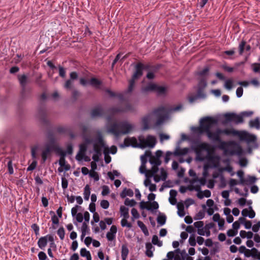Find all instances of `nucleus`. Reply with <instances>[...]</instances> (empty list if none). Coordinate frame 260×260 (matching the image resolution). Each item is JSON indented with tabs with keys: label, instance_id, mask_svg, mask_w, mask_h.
<instances>
[{
	"label": "nucleus",
	"instance_id": "f257e3e1",
	"mask_svg": "<svg viewBox=\"0 0 260 260\" xmlns=\"http://www.w3.org/2000/svg\"><path fill=\"white\" fill-rule=\"evenodd\" d=\"M82 131L84 143L79 145V151L76 156V159L78 161H81L83 159L86 161H89V157L85 155V152L89 146L92 144L93 149L89 150V152L93 153L92 159L94 161H99L100 157L102 155L103 149L107 148L105 145L101 132L99 131H90L86 126L83 127Z\"/></svg>",
	"mask_w": 260,
	"mask_h": 260
},
{
	"label": "nucleus",
	"instance_id": "f03ea898",
	"mask_svg": "<svg viewBox=\"0 0 260 260\" xmlns=\"http://www.w3.org/2000/svg\"><path fill=\"white\" fill-rule=\"evenodd\" d=\"M217 123L218 121L215 118L211 117H204L200 120L199 126L194 127L193 131L199 135L206 133L210 140L218 142L221 141V135L229 136L234 133L233 131L228 128L221 129L217 128L214 132H212L211 129Z\"/></svg>",
	"mask_w": 260,
	"mask_h": 260
},
{
	"label": "nucleus",
	"instance_id": "7ed1b4c3",
	"mask_svg": "<svg viewBox=\"0 0 260 260\" xmlns=\"http://www.w3.org/2000/svg\"><path fill=\"white\" fill-rule=\"evenodd\" d=\"M162 155V151L158 150L155 155H152L151 152L146 151L144 155L141 156V165L139 172L141 174H145L148 171H158V167L161 165L159 157Z\"/></svg>",
	"mask_w": 260,
	"mask_h": 260
},
{
	"label": "nucleus",
	"instance_id": "20e7f679",
	"mask_svg": "<svg viewBox=\"0 0 260 260\" xmlns=\"http://www.w3.org/2000/svg\"><path fill=\"white\" fill-rule=\"evenodd\" d=\"M143 130L150 128V124L154 123V127H157L162 123V106L159 107L152 113L144 117L142 119Z\"/></svg>",
	"mask_w": 260,
	"mask_h": 260
},
{
	"label": "nucleus",
	"instance_id": "39448f33",
	"mask_svg": "<svg viewBox=\"0 0 260 260\" xmlns=\"http://www.w3.org/2000/svg\"><path fill=\"white\" fill-rule=\"evenodd\" d=\"M134 127V125L133 124L126 120H123L109 126L108 131L118 138L121 135L128 134Z\"/></svg>",
	"mask_w": 260,
	"mask_h": 260
},
{
	"label": "nucleus",
	"instance_id": "423d86ee",
	"mask_svg": "<svg viewBox=\"0 0 260 260\" xmlns=\"http://www.w3.org/2000/svg\"><path fill=\"white\" fill-rule=\"evenodd\" d=\"M191 147L196 154L197 160L203 161L208 157L210 147L208 143L194 141L192 143Z\"/></svg>",
	"mask_w": 260,
	"mask_h": 260
},
{
	"label": "nucleus",
	"instance_id": "0eeeda50",
	"mask_svg": "<svg viewBox=\"0 0 260 260\" xmlns=\"http://www.w3.org/2000/svg\"><path fill=\"white\" fill-rule=\"evenodd\" d=\"M155 194L150 193L148 195V200L149 201H142L140 203V207L142 209H146L150 211L153 214H156L159 207L158 204L155 201H152L155 199Z\"/></svg>",
	"mask_w": 260,
	"mask_h": 260
},
{
	"label": "nucleus",
	"instance_id": "6e6552de",
	"mask_svg": "<svg viewBox=\"0 0 260 260\" xmlns=\"http://www.w3.org/2000/svg\"><path fill=\"white\" fill-rule=\"evenodd\" d=\"M143 69L144 66L143 64L139 63L136 65V71L132 77V79L129 81L128 89L125 92V93H130L133 91L135 86V81L142 75Z\"/></svg>",
	"mask_w": 260,
	"mask_h": 260
},
{
	"label": "nucleus",
	"instance_id": "1a4fd4ad",
	"mask_svg": "<svg viewBox=\"0 0 260 260\" xmlns=\"http://www.w3.org/2000/svg\"><path fill=\"white\" fill-rule=\"evenodd\" d=\"M138 139L140 142V147L142 148L146 147L153 148L156 144L155 138L151 135H148L146 138L143 136H140Z\"/></svg>",
	"mask_w": 260,
	"mask_h": 260
},
{
	"label": "nucleus",
	"instance_id": "9d476101",
	"mask_svg": "<svg viewBox=\"0 0 260 260\" xmlns=\"http://www.w3.org/2000/svg\"><path fill=\"white\" fill-rule=\"evenodd\" d=\"M187 256V253L185 250H181L177 248L174 251L168 253L167 257L170 260H185Z\"/></svg>",
	"mask_w": 260,
	"mask_h": 260
},
{
	"label": "nucleus",
	"instance_id": "9b49d317",
	"mask_svg": "<svg viewBox=\"0 0 260 260\" xmlns=\"http://www.w3.org/2000/svg\"><path fill=\"white\" fill-rule=\"evenodd\" d=\"M158 172V171H148L145 174L146 179L144 180V184L146 187L149 188V190L151 192L155 191L156 187L155 184L151 183L150 178Z\"/></svg>",
	"mask_w": 260,
	"mask_h": 260
},
{
	"label": "nucleus",
	"instance_id": "f8f14e48",
	"mask_svg": "<svg viewBox=\"0 0 260 260\" xmlns=\"http://www.w3.org/2000/svg\"><path fill=\"white\" fill-rule=\"evenodd\" d=\"M141 91L143 93H145L149 91H155L158 95L162 93V86H158L154 83H148L145 87L141 89Z\"/></svg>",
	"mask_w": 260,
	"mask_h": 260
},
{
	"label": "nucleus",
	"instance_id": "ddd939ff",
	"mask_svg": "<svg viewBox=\"0 0 260 260\" xmlns=\"http://www.w3.org/2000/svg\"><path fill=\"white\" fill-rule=\"evenodd\" d=\"M39 149L38 146L36 145L32 147L31 149V154L32 158L34 159L30 165L27 168V171H31L35 169L37 165L36 153Z\"/></svg>",
	"mask_w": 260,
	"mask_h": 260
},
{
	"label": "nucleus",
	"instance_id": "4468645a",
	"mask_svg": "<svg viewBox=\"0 0 260 260\" xmlns=\"http://www.w3.org/2000/svg\"><path fill=\"white\" fill-rule=\"evenodd\" d=\"M134 111V107L129 104H127L124 108H112L109 109L110 114L114 115L119 112H126L128 111Z\"/></svg>",
	"mask_w": 260,
	"mask_h": 260
},
{
	"label": "nucleus",
	"instance_id": "2eb2a0df",
	"mask_svg": "<svg viewBox=\"0 0 260 260\" xmlns=\"http://www.w3.org/2000/svg\"><path fill=\"white\" fill-rule=\"evenodd\" d=\"M140 142H138V140L135 137L126 138L124 139L123 144L121 145V147H128L132 146L133 147H140Z\"/></svg>",
	"mask_w": 260,
	"mask_h": 260
},
{
	"label": "nucleus",
	"instance_id": "dca6fc26",
	"mask_svg": "<svg viewBox=\"0 0 260 260\" xmlns=\"http://www.w3.org/2000/svg\"><path fill=\"white\" fill-rule=\"evenodd\" d=\"M206 182V179L205 177H201L194 179L191 182V184L195 190L199 191L201 189V186L204 185Z\"/></svg>",
	"mask_w": 260,
	"mask_h": 260
},
{
	"label": "nucleus",
	"instance_id": "f3484780",
	"mask_svg": "<svg viewBox=\"0 0 260 260\" xmlns=\"http://www.w3.org/2000/svg\"><path fill=\"white\" fill-rule=\"evenodd\" d=\"M239 136L241 140H244L248 142H254L256 140V137L247 132H241L239 134Z\"/></svg>",
	"mask_w": 260,
	"mask_h": 260
},
{
	"label": "nucleus",
	"instance_id": "a211bd4d",
	"mask_svg": "<svg viewBox=\"0 0 260 260\" xmlns=\"http://www.w3.org/2000/svg\"><path fill=\"white\" fill-rule=\"evenodd\" d=\"M182 108L181 106H178L174 108H171L170 109H167L164 106V123L166 121L169 119L171 117V115L172 112L177 111Z\"/></svg>",
	"mask_w": 260,
	"mask_h": 260
},
{
	"label": "nucleus",
	"instance_id": "6ab92c4d",
	"mask_svg": "<svg viewBox=\"0 0 260 260\" xmlns=\"http://www.w3.org/2000/svg\"><path fill=\"white\" fill-rule=\"evenodd\" d=\"M104 114V109L101 106H99L91 111V116L92 117H95L103 115Z\"/></svg>",
	"mask_w": 260,
	"mask_h": 260
},
{
	"label": "nucleus",
	"instance_id": "aec40b11",
	"mask_svg": "<svg viewBox=\"0 0 260 260\" xmlns=\"http://www.w3.org/2000/svg\"><path fill=\"white\" fill-rule=\"evenodd\" d=\"M177 208L178 209L177 214L180 217L184 216L185 213L184 211V204L183 202H179L177 204Z\"/></svg>",
	"mask_w": 260,
	"mask_h": 260
},
{
	"label": "nucleus",
	"instance_id": "412c9836",
	"mask_svg": "<svg viewBox=\"0 0 260 260\" xmlns=\"http://www.w3.org/2000/svg\"><path fill=\"white\" fill-rule=\"evenodd\" d=\"M18 78L20 85L21 86L23 89H24L28 81V78L27 76L24 74L22 75H18Z\"/></svg>",
	"mask_w": 260,
	"mask_h": 260
},
{
	"label": "nucleus",
	"instance_id": "4be33fe9",
	"mask_svg": "<svg viewBox=\"0 0 260 260\" xmlns=\"http://www.w3.org/2000/svg\"><path fill=\"white\" fill-rule=\"evenodd\" d=\"M249 125L251 128H255L257 129H259L260 128L259 118L258 117H256L254 119L250 120Z\"/></svg>",
	"mask_w": 260,
	"mask_h": 260
},
{
	"label": "nucleus",
	"instance_id": "5701e85b",
	"mask_svg": "<svg viewBox=\"0 0 260 260\" xmlns=\"http://www.w3.org/2000/svg\"><path fill=\"white\" fill-rule=\"evenodd\" d=\"M154 250V247L152 244L150 243H147L146 244V255L149 257H151L153 256V251Z\"/></svg>",
	"mask_w": 260,
	"mask_h": 260
},
{
	"label": "nucleus",
	"instance_id": "b1692460",
	"mask_svg": "<svg viewBox=\"0 0 260 260\" xmlns=\"http://www.w3.org/2000/svg\"><path fill=\"white\" fill-rule=\"evenodd\" d=\"M52 150V148L50 146H47L45 150L42 153V159L43 162H45L48 156Z\"/></svg>",
	"mask_w": 260,
	"mask_h": 260
},
{
	"label": "nucleus",
	"instance_id": "393cba45",
	"mask_svg": "<svg viewBox=\"0 0 260 260\" xmlns=\"http://www.w3.org/2000/svg\"><path fill=\"white\" fill-rule=\"evenodd\" d=\"M197 197L198 198L202 199L204 197L209 198L211 196V191L209 190H205L204 191H198Z\"/></svg>",
	"mask_w": 260,
	"mask_h": 260
},
{
	"label": "nucleus",
	"instance_id": "a878e982",
	"mask_svg": "<svg viewBox=\"0 0 260 260\" xmlns=\"http://www.w3.org/2000/svg\"><path fill=\"white\" fill-rule=\"evenodd\" d=\"M47 240L45 236L41 237L38 241V245L41 249H44L47 244Z\"/></svg>",
	"mask_w": 260,
	"mask_h": 260
},
{
	"label": "nucleus",
	"instance_id": "bb28decb",
	"mask_svg": "<svg viewBox=\"0 0 260 260\" xmlns=\"http://www.w3.org/2000/svg\"><path fill=\"white\" fill-rule=\"evenodd\" d=\"M134 195V192L132 189L130 188H125L120 193V197L122 198H124L127 196L132 197Z\"/></svg>",
	"mask_w": 260,
	"mask_h": 260
},
{
	"label": "nucleus",
	"instance_id": "cd10ccee",
	"mask_svg": "<svg viewBox=\"0 0 260 260\" xmlns=\"http://www.w3.org/2000/svg\"><path fill=\"white\" fill-rule=\"evenodd\" d=\"M189 148H184L182 149L177 148L174 152L175 155L181 156L186 154L189 152Z\"/></svg>",
	"mask_w": 260,
	"mask_h": 260
},
{
	"label": "nucleus",
	"instance_id": "c85d7f7f",
	"mask_svg": "<svg viewBox=\"0 0 260 260\" xmlns=\"http://www.w3.org/2000/svg\"><path fill=\"white\" fill-rule=\"evenodd\" d=\"M106 93H107L109 94V95L111 98H113V97L116 96L120 100H122L123 99V93H119L116 94L109 89H106Z\"/></svg>",
	"mask_w": 260,
	"mask_h": 260
},
{
	"label": "nucleus",
	"instance_id": "c756f323",
	"mask_svg": "<svg viewBox=\"0 0 260 260\" xmlns=\"http://www.w3.org/2000/svg\"><path fill=\"white\" fill-rule=\"evenodd\" d=\"M209 69L207 67L204 68L202 71L197 73L199 78H204L207 79L208 75Z\"/></svg>",
	"mask_w": 260,
	"mask_h": 260
},
{
	"label": "nucleus",
	"instance_id": "7c9ffc66",
	"mask_svg": "<svg viewBox=\"0 0 260 260\" xmlns=\"http://www.w3.org/2000/svg\"><path fill=\"white\" fill-rule=\"evenodd\" d=\"M129 250L126 245H122L121 247V258L122 260H126L128 254Z\"/></svg>",
	"mask_w": 260,
	"mask_h": 260
},
{
	"label": "nucleus",
	"instance_id": "2f4dec72",
	"mask_svg": "<svg viewBox=\"0 0 260 260\" xmlns=\"http://www.w3.org/2000/svg\"><path fill=\"white\" fill-rule=\"evenodd\" d=\"M137 224L138 226L141 229L142 231L145 236L149 235V232L147 230V228L142 221L138 220L137 221Z\"/></svg>",
	"mask_w": 260,
	"mask_h": 260
},
{
	"label": "nucleus",
	"instance_id": "473e14b6",
	"mask_svg": "<svg viewBox=\"0 0 260 260\" xmlns=\"http://www.w3.org/2000/svg\"><path fill=\"white\" fill-rule=\"evenodd\" d=\"M120 212L121 216H123V218H128V209L125 206H122L120 208Z\"/></svg>",
	"mask_w": 260,
	"mask_h": 260
},
{
	"label": "nucleus",
	"instance_id": "72a5a7b5",
	"mask_svg": "<svg viewBox=\"0 0 260 260\" xmlns=\"http://www.w3.org/2000/svg\"><path fill=\"white\" fill-rule=\"evenodd\" d=\"M59 165L60 167H63L64 170L66 171L70 169V166L69 164H66L65 158L60 157Z\"/></svg>",
	"mask_w": 260,
	"mask_h": 260
},
{
	"label": "nucleus",
	"instance_id": "f704fd0d",
	"mask_svg": "<svg viewBox=\"0 0 260 260\" xmlns=\"http://www.w3.org/2000/svg\"><path fill=\"white\" fill-rule=\"evenodd\" d=\"M80 255L82 257H86L87 260H91V257L89 251H87L85 248L81 249Z\"/></svg>",
	"mask_w": 260,
	"mask_h": 260
},
{
	"label": "nucleus",
	"instance_id": "c9c22d12",
	"mask_svg": "<svg viewBox=\"0 0 260 260\" xmlns=\"http://www.w3.org/2000/svg\"><path fill=\"white\" fill-rule=\"evenodd\" d=\"M102 82L95 78H92L89 81V84L92 86L99 88Z\"/></svg>",
	"mask_w": 260,
	"mask_h": 260
},
{
	"label": "nucleus",
	"instance_id": "e433bc0d",
	"mask_svg": "<svg viewBox=\"0 0 260 260\" xmlns=\"http://www.w3.org/2000/svg\"><path fill=\"white\" fill-rule=\"evenodd\" d=\"M90 194V188L88 185H86L84 190V198L86 201H88L89 199Z\"/></svg>",
	"mask_w": 260,
	"mask_h": 260
},
{
	"label": "nucleus",
	"instance_id": "4c0bfd02",
	"mask_svg": "<svg viewBox=\"0 0 260 260\" xmlns=\"http://www.w3.org/2000/svg\"><path fill=\"white\" fill-rule=\"evenodd\" d=\"M233 80L229 79L226 80L224 82V86L228 90H231L233 88Z\"/></svg>",
	"mask_w": 260,
	"mask_h": 260
},
{
	"label": "nucleus",
	"instance_id": "58836bf2",
	"mask_svg": "<svg viewBox=\"0 0 260 260\" xmlns=\"http://www.w3.org/2000/svg\"><path fill=\"white\" fill-rule=\"evenodd\" d=\"M233 121L235 122L237 124L242 123L243 122V120L241 114L240 113L239 115L235 114Z\"/></svg>",
	"mask_w": 260,
	"mask_h": 260
},
{
	"label": "nucleus",
	"instance_id": "ea45409f",
	"mask_svg": "<svg viewBox=\"0 0 260 260\" xmlns=\"http://www.w3.org/2000/svg\"><path fill=\"white\" fill-rule=\"evenodd\" d=\"M246 45V42L244 40H242L239 44L238 49H239V53L240 55H242L243 53L245 46Z\"/></svg>",
	"mask_w": 260,
	"mask_h": 260
},
{
	"label": "nucleus",
	"instance_id": "a19ab883",
	"mask_svg": "<svg viewBox=\"0 0 260 260\" xmlns=\"http://www.w3.org/2000/svg\"><path fill=\"white\" fill-rule=\"evenodd\" d=\"M57 234L58 236L59 237V238L60 240H62L64 238V235H65V231L63 227H60L58 229V230L57 231Z\"/></svg>",
	"mask_w": 260,
	"mask_h": 260
},
{
	"label": "nucleus",
	"instance_id": "79ce46f5",
	"mask_svg": "<svg viewBox=\"0 0 260 260\" xmlns=\"http://www.w3.org/2000/svg\"><path fill=\"white\" fill-rule=\"evenodd\" d=\"M156 173H156L152 177H153V179L155 182H158L161 180H162V169H160L159 176L156 175Z\"/></svg>",
	"mask_w": 260,
	"mask_h": 260
},
{
	"label": "nucleus",
	"instance_id": "37998d69",
	"mask_svg": "<svg viewBox=\"0 0 260 260\" xmlns=\"http://www.w3.org/2000/svg\"><path fill=\"white\" fill-rule=\"evenodd\" d=\"M199 82L198 84V88H201L204 89L207 85V82L206 79L204 78H199Z\"/></svg>",
	"mask_w": 260,
	"mask_h": 260
},
{
	"label": "nucleus",
	"instance_id": "c03bdc74",
	"mask_svg": "<svg viewBox=\"0 0 260 260\" xmlns=\"http://www.w3.org/2000/svg\"><path fill=\"white\" fill-rule=\"evenodd\" d=\"M219 171L221 172L223 171H226L229 173H232V175H234V173L233 172V168L230 165H228L226 167L224 168H221L219 169Z\"/></svg>",
	"mask_w": 260,
	"mask_h": 260
},
{
	"label": "nucleus",
	"instance_id": "a18cd8bd",
	"mask_svg": "<svg viewBox=\"0 0 260 260\" xmlns=\"http://www.w3.org/2000/svg\"><path fill=\"white\" fill-rule=\"evenodd\" d=\"M124 204L126 205V206H131V207H133L136 204V201L133 200V199H129L128 198H126L125 200V201H124Z\"/></svg>",
	"mask_w": 260,
	"mask_h": 260
},
{
	"label": "nucleus",
	"instance_id": "49530a36",
	"mask_svg": "<svg viewBox=\"0 0 260 260\" xmlns=\"http://www.w3.org/2000/svg\"><path fill=\"white\" fill-rule=\"evenodd\" d=\"M252 251H253L252 257L260 260V251L255 248H252Z\"/></svg>",
	"mask_w": 260,
	"mask_h": 260
},
{
	"label": "nucleus",
	"instance_id": "de8ad7c7",
	"mask_svg": "<svg viewBox=\"0 0 260 260\" xmlns=\"http://www.w3.org/2000/svg\"><path fill=\"white\" fill-rule=\"evenodd\" d=\"M128 218H123L121 220V226L123 227L126 226L127 228H131L132 226V225L131 223L127 222Z\"/></svg>",
	"mask_w": 260,
	"mask_h": 260
},
{
	"label": "nucleus",
	"instance_id": "09e8293b",
	"mask_svg": "<svg viewBox=\"0 0 260 260\" xmlns=\"http://www.w3.org/2000/svg\"><path fill=\"white\" fill-rule=\"evenodd\" d=\"M253 72L255 73H260V63H254L251 65Z\"/></svg>",
	"mask_w": 260,
	"mask_h": 260
},
{
	"label": "nucleus",
	"instance_id": "8fccbe9b",
	"mask_svg": "<svg viewBox=\"0 0 260 260\" xmlns=\"http://www.w3.org/2000/svg\"><path fill=\"white\" fill-rule=\"evenodd\" d=\"M152 242L154 245H157L159 247L161 246V243L159 241L158 237L156 235H154L153 236Z\"/></svg>",
	"mask_w": 260,
	"mask_h": 260
},
{
	"label": "nucleus",
	"instance_id": "3c124183",
	"mask_svg": "<svg viewBox=\"0 0 260 260\" xmlns=\"http://www.w3.org/2000/svg\"><path fill=\"white\" fill-rule=\"evenodd\" d=\"M7 166L9 173L10 174H13L14 173V170L13 168L12 161L11 160H10L8 162Z\"/></svg>",
	"mask_w": 260,
	"mask_h": 260
},
{
	"label": "nucleus",
	"instance_id": "603ef678",
	"mask_svg": "<svg viewBox=\"0 0 260 260\" xmlns=\"http://www.w3.org/2000/svg\"><path fill=\"white\" fill-rule=\"evenodd\" d=\"M101 206L104 209H107L109 208V203L107 200H103L101 202Z\"/></svg>",
	"mask_w": 260,
	"mask_h": 260
},
{
	"label": "nucleus",
	"instance_id": "864d4df0",
	"mask_svg": "<svg viewBox=\"0 0 260 260\" xmlns=\"http://www.w3.org/2000/svg\"><path fill=\"white\" fill-rule=\"evenodd\" d=\"M110 193V189L108 186L104 185L102 187V194L103 196H106Z\"/></svg>",
	"mask_w": 260,
	"mask_h": 260
},
{
	"label": "nucleus",
	"instance_id": "5fc2aeb1",
	"mask_svg": "<svg viewBox=\"0 0 260 260\" xmlns=\"http://www.w3.org/2000/svg\"><path fill=\"white\" fill-rule=\"evenodd\" d=\"M242 153V149L240 146H237L235 150L231 152V154H237L238 155H240Z\"/></svg>",
	"mask_w": 260,
	"mask_h": 260
},
{
	"label": "nucleus",
	"instance_id": "6e6d98bb",
	"mask_svg": "<svg viewBox=\"0 0 260 260\" xmlns=\"http://www.w3.org/2000/svg\"><path fill=\"white\" fill-rule=\"evenodd\" d=\"M188 242L189 244L192 246H194L196 245L197 241L194 235H191L190 236L188 239Z\"/></svg>",
	"mask_w": 260,
	"mask_h": 260
},
{
	"label": "nucleus",
	"instance_id": "4d7b16f0",
	"mask_svg": "<svg viewBox=\"0 0 260 260\" xmlns=\"http://www.w3.org/2000/svg\"><path fill=\"white\" fill-rule=\"evenodd\" d=\"M89 176L90 177L93 178L95 181H97L99 180V176L97 172L93 171L89 173Z\"/></svg>",
	"mask_w": 260,
	"mask_h": 260
},
{
	"label": "nucleus",
	"instance_id": "13d9d810",
	"mask_svg": "<svg viewBox=\"0 0 260 260\" xmlns=\"http://www.w3.org/2000/svg\"><path fill=\"white\" fill-rule=\"evenodd\" d=\"M131 214L133 216V218L137 219L139 217L140 215L137 211L135 208H133L131 210Z\"/></svg>",
	"mask_w": 260,
	"mask_h": 260
},
{
	"label": "nucleus",
	"instance_id": "bf43d9fd",
	"mask_svg": "<svg viewBox=\"0 0 260 260\" xmlns=\"http://www.w3.org/2000/svg\"><path fill=\"white\" fill-rule=\"evenodd\" d=\"M73 86V81L71 80H68L65 82L64 87L66 89H71Z\"/></svg>",
	"mask_w": 260,
	"mask_h": 260
},
{
	"label": "nucleus",
	"instance_id": "052dcab7",
	"mask_svg": "<svg viewBox=\"0 0 260 260\" xmlns=\"http://www.w3.org/2000/svg\"><path fill=\"white\" fill-rule=\"evenodd\" d=\"M238 233V231L234 229H230L227 232V235L229 237H234Z\"/></svg>",
	"mask_w": 260,
	"mask_h": 260
},
{
	"label": "nucleus",
	"instance_id": "680f3d73",
	"mask_svg": "<svg viewBox=\"0 0 260 260\" xmlns=\"http://www.w3.org/2000/svg\"><path fill=\"white\" fill-rule=\"evenodd\" d=\"M199 98L198 95L190 94L188 96L189 102L191 104L193 103L197 99Z\"/></svg>",
	"mask_w": 260,
	"mask_h": 260
},
{
	"label": "nucleus",
	"instance_id": "e2e57ef3",
	"mask_svg": "<svg viewBox=\"0 0 260 260\" xmlns=\"http://www.w3.org/2000/svg\"><path fill=\"white\" fill-rule=\"evenodd\" d=\"M79 206L78 205H76L75 207L72 208L71 209V214L73 217H75L78 213V210L79 208Z\"/></svg>",
	"mask_w": 260,
	"mask_h": 260
},
{
	"label": "nucleus",
	"instance_id": "0e129e2a",
	"mask_svg": "<svg viewBox=\"0 0 260 260\" xmlns=\"http://www.w3.org/2000/svg\"><path fill=\"white\" fill-rule=\"evenodd\" d=\"M106 238L109 241H112L116 238V234H111V233H107Z\"/></svg>",
	"mask_w": 260,
	"mask_h": 260
},
{
	"label": "nucleus",
	"instance_id": "69168bd1",
	"mask_svg": "<svg viewBox=\"0 0 260 260\" xmlns=\"http://www.w3.org/2000/svg\"><path fill=\"white\" fill-rule=\"evenodd\" d=\"M38 257L39 260H46L47 258L46 253L43 251H40L39 253Z\"/></svg>",
	"mask_w": 260,
	"mask_h": 260
},
{
	"label": "nucleus",
	"instance_id": "338daca9",
	"mask_svg": "<svg viewBox=\"0 0 260 260\" xmlns=\"http://www.w3.org/2000/svg\"><path fill=\"white\" fill-rule=\"evenodd\" d=\"M251 228L254 232H257L260 229V221H258L256 224H254Z\"/></svg>",
	"mask_w": 260,
	"mask_h": 260
},
{
	"label": "nucleus",
	"instance_id": "774afa93",
	"mask_svg": "<svg viewBox=\"0 0 260 260\" xmlns=\"http://www.w3.org/2000/svg\"><path fill=\"white\" fill-rule=\"evenodd\" d=\"M32 229L34 231L35 234L36 235H38L39 234V230L40 228L39 226L36 223H34L31 226Z\"/></svg>",
	"mask_w": 260,
	"mask_h": 260
}]
</instances>
